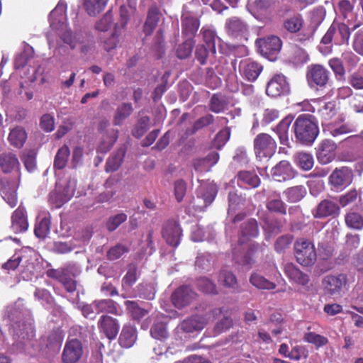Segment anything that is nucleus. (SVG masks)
<instances>
[{"label":"nucleus","instance_id":"obj_1","mask_svg":"<svg viewBox=\"0 0 363 363\" xmlns=\"http://www.w3.org/2000/svg\"><path fill=\"white\" fill-rule=\"evenodd\" d=\"M4 316L13 322V336L17 349L30 354L28 346L31 345L30 341L34 336V328L29 311L23 308V300L8 306Z\"/></svg>","mask_w":363,"mask_h":363},{"label":"nucleus","instance_id":"obj_2","mask_svg":"<svg viewBox=\"0 0 363 363\" xmlns=\"http://www.w3.org/2000/svg\"><path fill=\"white\" fill-rule=\"evenodd\" d=\"M0 167L4 173L13 171L16 173L14 177L6 175L0 179L1 196L13 208L17 204L16 190L19 184V162L15 155L4 153L0 156Z\"/></svg>","mask_w":363,"mask_h":363},{"label":"nucleus","instance_id":"obj_3","mask_svg":"<svg viewBox=\"0 0 363 363\" xmlns=\"http://www.w3.org/2000/svg\"><path fill=\"white\" fill-rule=\"evenodd\" d=\"M66 10V3L60 1L55 8L50 12V26L52 30L57 33L64 43L69 45L71 49H74L77 45V40L68 28Z\"/></svg>","mask_w":363,"mask_h":363},{"label":"nucleus","instance_id":"obj_4","mask_svg":"<svg viewBox=\"0 0 363 363\" xmlns=\"http://www.w3.org/2000/svg\"><path fill=\"white\" fill-rule=\"evenodd\" d=\"M295 135L301 143L312 144L316 139L319 129L315 118L311 115H301L294 123Z\"/></svg>","mask_w":363,"mask_h":363},{"label":"nucleus","instance_id":"obj_5","mask_svg":"<svg viewBox=\"0 0 363 363\" xmlns=\"http://www.w3.org/2000/svg\"><path fill=\"white\" fill-rule=\"evenodd\" d=\"M294 248L296 260L300 264L309 266L315 262L316 252L315 246L311 241L300 238L296 240Z\"/></svg>","mask_w":363,"mask_h":363},{"label":"nucleus","instance_id":"obj_6","mask_svg":"<svg viewBox=\"0 0 363 363\" xmlns=\"http://www.w3.org/2000/svg\"><path fill=\"white\" fill-rule=\"evenodd\" d=\"M277 143L271 135L259 133L254 139V150L259 160L271 157L276 152Z\"/></svg>","mask_w":363,"mask_h":363},{"label":"nucleus","instance_id":"obj_7","mask_svg":"<svg viewBox=\"0 0 363 363\" xmlns=\"http://www.w3.org/2000/svg\"><path fill=\"white\" fill-rule=\"evenodd\" d=\"M350 36L348 26L343 23L334 21L323 36V43H334L341 45L347 43Z\"/></svg>","mask_w":363,"mask_h":363},{"label":"nucleus","instance_id":"obj_8","mask_svg":"<svg viewBox=\"0 0 363 363\" xmlns=\"http://www.w3.org/2000/svg\"><path fill=\"white\" fill-rule=\"evenodd\" d=\"M75 188V179H69L63 188L60 184H57L55 191L50 194V203L53 204L55 208L61 207L72 197Z\"/></svg>","mask_w":363,"mask_h":363},{"label":"nucleus","instance_id":"obj_9","mask_svg":"<svg viewBox=\"0 0 363 363\" xmlns=\"http://www.w3.org/2000/svg\"><path fill=\"white\" fill-rule=\"evenodd\" d=\"M256 45L262 55L272 61L276 59V55L281 50V41L277 36L272 35L257 39Z\"/></svg>","mask_w":363,"mask_h":363},{"label":"nucleus","instance_id":"obj_10","mask_svg":"<svg viewBox=\"0 0 363 363\" xmlns=\"http://www.w3.org/2000/svg\"><path fill=\"white\" fill-rule=\"evenodd\" d=\"M217 191L218 188L215 183L202 184L197 190L196 210L200 211L204 210L205 208L213 201Z\"/></svg>","mask_w":363,"mask_h":363},{"label":"nucleus","instance_id":"obj_11","mask_svg":"<svg viewBox=\"0 0 363 363\" xmlns=\"http://www.w3.org/2000/svg\"><path fill=\"white\" fill-rule=\"evenodd\" d=\"M352 169L343 167L335 169L329 177L330 184L335 190H342L349 186L352 181Z\"/></svg>","mask_w":363,"mask_h":363},{"label":"nucleus","instance_id":"obj_12","mask_svg":"<svg viewBox=\"0 0 363 363\" xmlns=\"http://www.w3.org/2000/svg\"><path fill=\"white\" fill-rule=\"evenodd\" d=\"M290 87L283 74H275L267 83L266 92L268 96L278 97L289 93Z\"/></svg>","mask_w":363,"mask_h":363},{"label":"nucleus","instance_id":"obj_13","mask_svg":"<svg viewBox=\"0 0 363 363\" xmlns=\"http://www.w3.org/2000/svg\"><path fill=\"white\" fill-rule=\"evenodd\" d=\"M83 347L82 342L72 339L67 341L62 353V363H77L82 357Z\"/></svg>","mask_w":363,"mask_h":363},{"label":"nucleus","instance_id":"obj_14","mask_svg":"<svg viewBox=\"0 0 363 363\" xmlns=\"http://www.w3.org/2000/svg\"><path fill=\"white\" fill-rule=\"evenodd\" d=\"M337 146L335 142L329 139L322 140L317 147L316 157L323 164H327L333 161L336 156Z\"/></svg>","mask_w":363,"mask_h":363},{"label":"nucleus","instance_id":"obj_15","mask_svg":"<svg viewBox=\"0 0 363 363\" xmlns=\"http://www.w3.org/2000/svg\"><path fill=\"white\" fill-rule=\"evenodd\" d=\"M196 294L188 286L178 288L172 295V302L174 306L178 309H182L189 306L196 300Z\"/></svg>","mask_w":363,"mask_h":363},{"label":"nucleus","instance_id":"obj_16","mask_svg":"<svg viewBox=\"0 0 363 363\" xmlns=\"http://www.w3.org/2000/svg\"><path fill=\"white\" fill-rule=\"evenodd\" d=\"M347 282L346 277L343 274L337 276H327L323 279L325 291L333 297L341 296L343 287Z\"/></svg>","mask_w":363,"mask_h":363},{"label":"nucleus","instance_id":"obj_17","mask_svg":"<svg viewBox=\"0 0 363 363\" xmlns=\"http://www.w3.org/2000/svg\"><path fill=\"white\" fill-rule=\"evenodd\" d=\"M307 79L311 86H323L328 80V72L320 65H311L307 72Z\"/></svg>","mask_w":363,"mask_h":363},{"label":"nucleus","instance_id":"obj_18","mask_svg":"<svg viewBox=\"0 0 363 363\" xmlns=\"http://www.w3.org/2000/svg\"><path fill=\"white\" fill-rule=\"evenodd\" d=\"M339 11L345 19H347L349 25H352V30H355L363 24V18H359L353 12V6L348 0H342L338 4Z\"/></svg>","mask_w":363,"mask_h":363},{"label":"nucleus","instance_id":"obj_19","mask_svg":"<svg viewBox=\"0 0 363 363\" xmlns=\"http://www.w3.org/2000/svg\"><path fill=\"white\" fill-rule=\"evenodd\" d=\"M271 174L274 180L284 182L294 178L296 172L289 162L282 160L272 169Z\"/></svg>","mask_w":363,"mask_h":363},{"label":"nucleus","instance_id":"obj_20","mask_svg":"<svg viewBox=\"0 0 363 363\" xmlns=\"http://www.w3.org/2000/svg\"><path fill=\"white\" fill-rule=\"evenodd\" d=\"M339 107L335 101H329L320 104L318 113L322 120V125L324 127L327 124L334 122L337 119Z\"/></svg>","mask_w":363,"mask_h":363},{"label":"nucleus","instance_id":"obj_21","mask_svg":"<svg viewBox=\"0 0 363 363\" xmlns=\"http://www.w3.org/2000/svg\"><path fill=\"white\" fill-rule=\"evenodd\" d=\"M163 238L174 247L179 245L182 236V230L176 221H168L162 231Z\"/></svg>","mask_w":363,"mask_h":363},{"label":"nucleus","instance_id":"obj_22","mask_svg":"<svg viewBox=\"0 0 363 363\" xmlns=\"http://www.w3.org/2000/svg\"><path fill=\"white\" fill-rule=\"evenodd\" d=\"M101 332L104 333L108 339L116 337L119 330V324L116 319L108 315H102L98 323Z\"/></svg>","mask_w":363,"mask_h":363},{"label":"nucleus","instance_id":"obj_23","mask_svg":"<svg viewBox=\"0 0 363 363\" xmlns=\"http://www.w3.org/2000/svg\"><path fill=\"white\" fill-rule=\"evenodd\" d=\"M340 213V207L336 201L330 199L322 201L313 211V214L315 218H325L330 216H337Z\"/></svg>","mask_w":363,"mask_h":363},{"label":"nucleus","instance_id":"obj_24","mask_svg":"<svg viewBox=\"0 0 363 363\" xmlns=\"http://www.w3.org/2000/svg\"><path fill=\"white\" fill-rule=\"evenodd\" d=\"M28 223L26 216V210L19 206L13 213L11 218V230L16 233H24L28 230Z\"/></svg>","mask_w":363,"mask_h":363},{"label":"nucleus","instance_id":"obj_25","mask_svg":"<svg viewBox=\"0 0 363 363\" xmlns=\"http://www.w3.org/2000/svg\"><path fill=\"white\" fill-rule=\"evenodd\" d=\"M241 74L249 81H255L260 74L262 67L257 62L245 60L240 64Z\"/></svg>","mask_w":363,"mask_h":363},{"label":"nucleus","instance_id":"obj_26","mask_svg":"<svg viewBox=\"0 0 363 363\" xmlns=\"http://www.w3.org/2000/svg\"><path fill=\"white\" fill-rule=\"evenodd\" d=\"M211 315L206 316H193L190 318L184 320L180 325L182 330L186 333H191L195 330H201L207 324L210 319Z\"/></svg>","mask_w":363,"mask_h":363},{"label":"nucleus","instance_id":"obj_27","mask_svg":"<svg viewBox=\"0 0 363 363\" xmlns=\"http://www.w3.org/2000/svg\"><path fill=\"white\" fill-rule=\"evenodd\" d=\"M225 30L233 38L244 36L247 28L245 23L237 17H233L226 21Z\"/></svg>","mask_w":363,"mask_h":363},{"label":"nucleus","instance_id":"obj_28","mask_svg":"<svg viewBox=\"0 0 363 363\" xmlns=\"http://www.w3.org/2000/svg\"><path fill=\"white\" fill-rule=\"evenodd\" d=\"M219 160V155L217 152H211L207 157L195 159L193 166L196 172H208L215 165Z\"/></svg>","mask_w":363,"mask_h":363},{"label":"nucleus","instance_id":"obj_29","mask_svg":"<svg viewBox=\"0 0 363 363\" xmlns=\"http://www.w3.org/2000/svg\"><path fill=\"white\" fill-rule=\"evenodd\" d=\"M347 226L354 230L363 228V211L359 208H352L345 216Z\"/></svg>","mask_w":363,"mask_h":363},{"label":"nucleus","instance_id":"obj_30","mask_svg":"<svg viewBox=\"0 0 363 363\" xmlns=\"http://www.w3.org/2000/svg\"><path fill=\"white\" fill-rule=\"evenodd\" d=\"M284 273L294 283L306 285L308 282V275L301 272L294 264L286 263L284 266Z\"/></svg>","mask_w":363,"mask_h":363},{"label":"nucleus","instance_id":"obj_31","mask_svg":"<svg viewBox=\"0 0 363 363\" xmlns=\"http://www.w3.org/2000/svg\"><path fill=\"white\" fill-rule=\"evenodd\" d=\"M344 118L342 116H338L334 122L327 124V125L323 128V131L328 132V133L333 137H338L340 135L351 133L352 129L349 125L337 124V121L342 122Z\"/></svg>","mask_w":363,"mask_h":363},{"label":"nucleus","instance_id":"obj_32","mask_svg":"<svg viewBox=\"0 0 363 363\" xmlns=\"http://www.w3.org/2000/svg\"><path fill=\"white\" fill-rule=\"evenodd\" d=\"M182 29L183 32L189 38L192 37L197 32L199 27V22L197 18L191 16L189 13H184L182 15Z\"/></svg>","mask_w":363,"mask_h":363},{"label":"nucleus","instance_id":"obj_33","mask_svg":"<svg viewBox=\"0 0 363 363\" xmlns=\"http://www.w3.org/2000/svg\"><path fill=\"white\" fill-rule=\"evenodd\" d=\"M136 340L135 328L126 325L123 328L119 342L122 347L129 348L133 345Z\"/></svg>","mask_w":363,"mask_h":363},{"label":"nucleus","instance_id":"obj_34","mask_svg":"<svg viewBox=\"0 0 363 363\" xmlns=\"http://www.w3.org/2000/svg\"><path fill=\"white\" fill-rule=\"evenodd\" d=\"M96 308L98 313H108L114 315H121L122 310L119 305L111 299H103L96 301Z\"/></svg>","mask_w":363,"mask_h":363},{"label":"nucleus","instance_id":"obj_35","mask_svg":"<svg viewBox=\"0 0 363 363\" xmlns=\"http://www.w3.org/2000/svg\"><path fill=\"white\" fill-rule=\"evenodd\" d=\"M258 232L257 221L255 219L249 220L242 225V235L239 242L243 244L249 238L256 237Z\"/></svg>","mask_w":363,"mask_h":363},{"label":"nucleus","instance_id":"obj_36","mask_svg":"<svg viewBox=\"0 0 363 363\" xmlns=\"http://www.w3.org/2000/svg\"><path fill=\"white\" fill-rule=\"evenodd\" d=\"M294 162L301 169L308 171L313 167L314 160L311 153L299 152L294 156Z\"/></svg>","mask_w":363,"mask_h":363},{"label":"nucleus","instance_id":"obj_37","mask_svg":"<svg viewBox=\"0 0 363 363\" xmlns=\"http://www.w3.org/2000/svg\"><path fill=\"white\" fill-rule=\"evenodd\" d=\"M238 183L240 186L247 185L250 187H257L260 183L257 175L252 172H240L238 175Z\"/></svg>","mask_w":363,"mask_h":363},{"label":"nucleus","instance_id":"obj_38","mask_svg":"<svg viewBox=\"0 0 363 363\" xmlns=\"http://www.w3.org/2000/svg\"><path fill=\"white\" fill-rule=\"evenodd\" d=\"M27 138L25 130L21 127H16L11 130L9 135V140L11 145L21 147Z\"/></svg>","mask_w":363,"mask_h":363},{"label":"nucleus","instance_id":"obj_39","mask_svg":"<svg viewBox=\"0 0 363 363\" xmlns=\"http://www.w3.org/2000/svg\"><path fill=\"white\" fill-rule=\"evenodd\" d=\"M133 107L130 104L125 103L119 106L115 113L113 123L115 125H121L123 121L131 114Z\"/></svg>","mask_w":363,"mask_h":363},{"label":"nucleus","instance_id":"obj_40","mask_svg":"<svg viewBox=\"0 0 363 363\" xmlns=\"http://www.w3.org/2000/svg\"><path fill=\"white\" fill-rule=\"evenodd\" d=\"M108 0H84V7L89 16H95L105 8Z\"/></svg>","mask_w":363,"mask_h":363},{"label":"nucleus","instance_id":"obj_41","mask_svg":"<svg viewBox=\"0 0 363 363\" xmlns=\"http://www.w3.org/2000/svg\"><path fill=\"white\" fill-rule=\"evenodd\" d=\"M70 150L67 145H63L57 152L54 160V167L58 169H63L68 161Z\"/></svg>","mask_w":363,"mask_h":363},{"label":"nucleus","instance_id":"obj_42","mask_svg":"<svg viewBox=\"0 0 363 363\" xmlns=\"http://www.w3.org/2000/svg\"><path fill=\"white\" fill-rule=\"evenodd\" d=\"M124 156L125 151L123 149H120L115 154L111 155L106 162V170L107 172L117 170L121 166Z\"/></svg>","mask_w":363,"mask_h":363},{"label":"nucleus","instance_id":"obj_43","mask_svg":"<svg viewBox=\"0 0 363 363\" xmlns=\"http://www.w3.org/2000/svg\"><path fill=\"white\" fill-rule=\"evenodd\" d=\"M250 281L253 286L259 289H273L275 288V284L273 282L257 273L251 275Z\"/></svg>","mask_w":363,"mask_h":363},{"label":"nucleus","instance_id":"obj_44","mask_svg":"<svg viewBox=\"0 0 363 363\" xmlns=\"http://www.w3.org/2000/svg\"><path fill=\"white\" fill-rule=\"evenodd\" d=\"M50 221L48 216L38 218L35 228V234L38 238H44L49 233Z\"/></svg>","mask_w":363,"mask_h":363},{"label":"nucleus","instance_id":"obj_45","mask_svg":"<svg viewBox=\"0 0 363 363\" xmlns=\"http://www.w3.org/2000/svg\"><path fill=\"white\" fill-rule=\"evenodd\" d=\"M286 198L291 202H297L302 199L306 194V189L303 186H296L284 191Z\"/></svg>","mask_w":363,"mask_h":363},{"label":"nucleus","instance_id":"obj_46","mask_svg":"<svg viewBox=\"0 0 363 363\" xmlns=\"http://www.w3.org/2000/svg\"><path fill=\"white\" fill-rule=\"evenodd\" d=\"M103 48L108 52L115 49L120 42V34L118 30V26H115L114 32L108 38H101Z\"/></svg>","mask_w":363,"mask_h":363},{"label":"nucleus","instance_id":"obj_47","mask_svg":"<svg viewBox=\"0 0 363 363\" xmlns=\"http://www.w3.org/2000/svg\"><path fill=\"white\" fill-rule=\"evenodd\" d=\"M292 118L286 117L279 123L277 127V133L279 135L281 143L283 145H287L289 139L287 137V132L290 124L291 123Z\"/></svg>","mask_w":363,"mask_h":363},{"label":"nucleus","instance_id":"obj_48","mask_svg":"<svg viewBox=\"0 0 363 363\" xmlns=\"http://www.w3.org/2000/svg\"><path fill=\"white\" fill-rule=\"evenodd\" d=\"M150 334L153 338L157 340L166 339L168 336L166 325L162 322L155 323L150 329Z\"/></svg>","mask_w":363,"mask_h":363},{"label":"nucleus","instance_id":"obj_49","mask_svg":"<svg viewBox=\"0 0 363 363\" xmlns=\"http://www.w3.org/2000/svg\"><path fill=\"white\" fill-rule=\"evenodd\" d=\"M227 107L225 99L222 95L214 94L210 102V109L215 113H220Z\"/></svg>","mask_w":363,"mask_h":363},{"label":"nucleus","instance_id":"obj_50","mask_svg":"<svg viewBox=\"0 0 363 363\" xmlns=\"http://www.w3.org/2000/svg\"><path fill=\"white\" fill-rule=\"evenodd\" d=\"M243 199L235 192H229L228 195V215L233 214L241 206L243 205Z\"/></svg>","mask_w":363,"mask_h":363},{"label":"nucleus","instance_id":"obj_51","mask_svg":"<svg viewBox=\"0 0 363 363\" xmlns=\"http://www.w3.org/2000/svg\"><path fill=\"white\" fill-rule=\"evenodd\" d=\"M219 281L225 286L232 289L237 287L238 283L235 275L227 270H222L219 275Z\"/></svg>","mask_w":363,"mask_h":363},{"label":"nucleus","instance_id":"obj_52","mask_svg":"<svg viewBox=\"0 0 363 363\" xmlns=\"http://www.w3.org/2000/svg\"><path fill=\"white\" fill-rule=\"evenodd\" d=\"M303 339L306 342L313 344L317 347L324 346L328 342L327 337L313 332L306 333Z\"/></svg>","mask_w":363,"mask_h":363},{"label":"nucleus","instance_id":"obj_53","mask_svg":"<svg viewBox=\"0 0 363 363\" xmlns=\"http://www.w3.org/2000/svg\"><path fill=\"white\" fill-rule=\"evenodd\" d=\"M113 23V16L111 11H108L99 21L95 24V29L99 32H106L111 26Z\"/></svg>","mask_w":363,"mask_h":363},{"label":"nucleus","instance_id":"obj_54","mask_svg":"<svg viewBox=\"0 0 363 363\" xmlns=\"http://www.w3.org/2000/svg\"><path fill=\"white\" fill-rule=\"evenodd\" d=\"M193 45L194 42L192 38H187L186 41L183 44L180 45L177 48V57L181 59L188 57L192 52Z\"/></svg>","mask_w":363,"mask_h":363},{"label":"nucleus","instance_id":"obj_55","mask_svg":"<svg viewBox=\"0 0 363 363\" xmlns=\"http://www.w3.org/2000/svg\"><path fill=\"white\" fill-rule=\"evenodd\" d=\"M230 132L228 128L221 130L216 136L213 142V147L220 149L225 145L230 138Z\"/></svg>","mask_w":363,"mask_h":363},{"label":"nucleus","instance_id":"obj_56","mask_svg":"<svg viewBox=\"0 0 363 363\" xmlns=\"http://www.w3.org/2000/svg\"><path fill=\"white\" fill-rule=\"evenodd\" d=\"M137 279V272L136 267L134 265L130 266L128 271L127 272L125 276L123 279V288L125 290H127L129 287H130Z\"/></svg>","mask_w":363,"mask_h":363},{"label":"nucleus","instance_id":"obj_57","mask_svg":"<svg viewBox=\"0 0 363 363\" xmlns=\"http://www.w3.org/2000/svg\"><path fill=\"white\" fill-rule=\"evenodd\" d=\"M303 26V20L299 16H294L284 22L285 28L291 33L298 31Z\"/></svg>","mask_w":363,"mask_h":363},{"label":"nucleus","instance_id":"obj_58","mask_svg":"<svg viewBox=\"0 0 363 363\" xmlns=\"http://www.w3.org/2000/svg\"><path fill=\"white\" fill-rule=\"evenodd\" d=\"M125 304L133 318L139 319L145 316L147 313L145 310L139 307L138 304L134 301H125Z\"/></svg>","mask_w":363,"mask_h":363},{"label":"nucleus","instance_id":"obj_59","mask_svg":"<svg viewBox=\"0 0 363 363\" xmlns=\"http://www.w3.org/2000/svg\"><path fill=\"white\" fill-rule=\"evenodd\" d=\"M138 288L140 297L149 300L155 298L156 290L153 284H140Z\"/></svg>","mask_w":363,"mask_h":363},{"label":"nucleus","instance_id":"obj_60","mask_svg":"<svg viewBox=\"0 0 363 363\" xmlns=\"http://www.w3.org/2000/svg\"><path fill=\"white\" fill-rule=\"evenodd\" d=\"M96 301L91 304H80L79 308L81 309L83 315L89 319H94L98 313V308L96 306Z\"/></svg>","mask_w":363,"mask_h":363},{"label":"nucleus","instance_id":"obj_61","mask_svg":"<svg viewBox=\"0 0 363 363\" xmlns=\"http://www.w3.org/2000/svg\"><path fill=\"white\" fill-rule=\"evenodd\" d=\"M186 192V184L182 179L177 180L174 184V194L176 200L181 202Z\"/></svg>","mask_w":363,"mask_h":363},{"label":"nucleus","instance_id":"obj_62","mask_svg":"<svg viewBox=\"0 0 363 363\" xmlns=\"http://www.w3.org/2000/svg\"><path fill=\"white\" fill-rule=\"evenodd\" d=\"M198 288L206 294H214L216 293L215 284L207 278H200L197 281Z\"/></svg>","mask_w":363,"mask_h":363},{"label":"nucleus","instance_id":"obj_63","mask_svg":"<svg viewBox=\"0 0 363 363\" xmlns=\"http://www.w3.org/2000/svg\"><path fill=\"white\" fill-rule=\"evenodd\" d=\"M24 165L28 172H32L35 168V152L30 150L24 152L22 157Z\"/></svg>","mask_w":363,"mask_h":363},{"label":"nucleus","instance_id":"obj_64","mask_svg":"<svg viewBox=\"0 0 363 363\" xmlns=\"http://www.w3.org/2000/svg\"><path fill=\"white\" fill-rule=\"evenodd\" d=\"M353 48L358 54L363 55V29L354 35Z\"/></svg>","mask_w":363,"mask_h":363}]
</instances>
